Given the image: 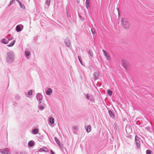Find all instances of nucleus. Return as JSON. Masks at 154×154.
Listing matches in <instances>:
<instances>
[{
	"mask_svg": "<svg viewBox=\"0 0 154 154\" xmlns=\"http://www.w3.org/2000/svg\"><path fill=\"white\" fill-rule=\"evenodd\" d=\"M3 154H10V153L9 152L7 151L6 150H4V151L2 152Z\"/></svg>",
	"mask_w": 154,
	"mask_h": 154,
	"instance_id": "17",
	"label": "nucleus"
},
{
	"mask_svg": "<svg viewBox=\"0 0 154 154\" xmlns=\"http://www.w3.org/2000/svg\"><path fill=\"white\" fill-rule=\"evenodd\" d=\"M122 64L124 68L126 70H128L130 67L129 63L126 60H122Z\"/></svg>",
	"mask_w": 154,
	"mask_h": 154,
	"instance_id": "2",
	"label": "nucleus"
},
{
	"mask_svg": "<svg viewBox=\"0 0 154 154\" xmlns=\"http://www.w3.org/2000/svg\"><path fill=\"white\" fill-rule=\"evenodd\" d=\"M30 54V53L28 51H25V54L26 56H29Z\"/></svg>",
	"mask_w": 154,
	"mask_h": 154,
	"instance_id": "19",
	"label": "nucleus"
},
{
	"mask_svg": "<svg viewBox=\"0 0 154 154\" xmlns=\"http://www.w3.org/2000/svg\"><path fill=\"white\" fill-rule=\"evenodd\" d=\"M94 75L95 76L96 78H97L98 76V74L97 73H95Z\"/></svg>",
	"mask_w": 154,
	"mask_h": 154,
	"instance_id": "26",
	"label": "nucleus"
},
{
	"mask_svg": "<svg viewBox=\"0 0 154 154\" xmlns=\"http://www.w3.org/2000/svg\"><path fill=\"white\" fill-rule=\"evenodd\" d=\"M103 51L106 58L108 60H110L111 58L109 54L106 51L103 50Z\"/></svg>",
	"mask_w": 154,
	"mask_h": 154,
	"instance_id": "3",
	"label": "nucleus"
},
{
	"mask_svg": "<svg viewBox=\"0 0 154 154\" xmlns=\"http://www.w3.org/2000/svg\"><path fill=\"white\" fill-rule=\"evenodd\" d=\"M15 40H14L12 43H10L9 45H8L7 46H8L12 47L14 45V44L15 43Z\"/></svg>",
	"mask_w": 154,
	"mask_h": 154,
	"instance_id": "14",
	"label": "nucleus"
},
{
	"mask_svg": "<svg viewBox=\"0 0 154 154\" xmlns=\"http://www.w3.org/2000/svg\"><path fill=\"white\" fill-rule=\"evenodd\" d=\"M32 94V90H30L28 92V94L29 95H31Z\"/></svg>",
	"mask_w": 154,
	"mask_h": 154,
	"instance_id": "24",
	"label": "nucleus"
},
{
	"mask_svg": "<svg viewBox=\"0 0 154 154\" xmlns=\"http://www.w3.org/2000/svg\"><path fill=\"white\" fill-rule=\"evenodd\" d=\"M87 98H88V99H89V97L88 96H87Z\"/></svg>",
	"mask_w": 154,
	"mask_h": 154,
	"instance_id": "33",
	"label": "nucleus"
},
{
	"mask_svg": "<svg viewBox=\"0 0 154 154\" xmlns=\"http://www.w3.org/2000/svg\"><path fill=\"white\" fill-rule=\"evenodd\" d=\"M50 122L51 124H53L54 123V120L53 118H50L49 119Z\"/></svg>",
	"mask_w": 154,
	"mask_h": 154,
	"instance_id": "12",
	"label": "nucleus"
},
{
	"mask_svg": "<svg viewBox=\"0 0 154 154\" xmlns=\"http://www.w3.org/2000/svg\"><path fill=\"white\" fill-rule=\"evenodd\" d=\"M77 2L78 3H79V0H77Z\"/></svg>",
	"mask_w": 154,
	"mask_h": 154,
	"instance_id": "31",
	"label": "nucleus"
},
{
	"mask_svg": "<svg viewBox=\"0 0 154 154\" xmlns=\"http://www.w3.org/2000/svg\"><path fill=\"white\" fill-rule=\"evenodd\" d=\"M77 126H75L74 127V128L75 129H77Z\"/></svg>",
	"mask_w": 154,
	"mask_h": 154,
	"instance_id": "28",
	"label": "nucleus"
},
{
	"mask_svg": "<svg viewBox=\"0 0 154 154\" xmlns=\"http://www.w3.org/2000/svg\"><path fill=\"white\" fill-rule=\"evenodd\" d=\"M90 1L89 0H86V7L88 8L90 7L89 5Z\"/></svg>",
	"mask_w": 154,
	"mask_h": 154,
	"instance_id": "9",
	"label": "nucleus"
},
{
	"mask_svg": "<svg viewBox=\"0 0 154 154\" xmlns=\"http://www.w3.org/2000/svg\"><path fill=\"white\" fill-rule=\"evenodd\" d=\"M38 132V130L37 129H34L32 130V133L33 134H36Z\"/></svg>",
	"mask_w": 154,
	"mask_h": 154,
	"instance_id": "13",
	"label": "nucleus"
},
{
	"mask_svg": "<svg viewBox=\"0 0 154 154\" xmlns=\"http://www.w3.org/2000/svg\"><path fill=\"white\" fill-rule=\"evenodd\" d=\"M16 29L17 32H19L21 31L20 27L19 26H17L16 27Z\"/></svg>",
	"mask_w": 154,
	"mask_h": 154,
	"instance_id": "16",
	"label": "nucleus"
},
{
	"mask_svg": "<svg viewBox=\"0 0 154 154\" xmlns=\"http://www.w3.org/2000/svg\"><path fill=\"white\" fill-rule=\"evenodd\" d=\"M50 0H47L46 2V5L48 6L49 5L50 3Z\"/></svg>",
	"mask_w": 154,
	"mask_h": 154,
	"instance_id": "21",
	"label": "nucleus"
},
{
	"mask_svg": "<svg viewBox=\"0 0 154 154\" xmlns=\"http://www.w3.org/2000/svg\"><path fill=\"white\" fill-rule=\"evenodd\" d=\"M91 31L92 33L93 34H95L96 33V32L93 29H91Z\"/></svg>",
	"mask_w": 154,
	"mask_h": 154,
	"instance_id": "25",
	"label": "nucleus"
},
{
	"mask_svg": "<svg viewBox=\"0 0 154 154\" xmlns=\"http://www.w3.org/2000/svg\"><path fill=\"white\" fill-rule=\"evenodd\" d=\"M151 151L149 150H148L146 151V154H151Z\"/></svg>",
	"mask_w": 154,
	"mask_h": 154,
	"instance_id": "22",
	"label": "nucleus"
},
{
	"mask_svg": "<svg viewBox=\"0 0 154 154\" xmlns=\"http://www.w3.org/2000/svg\"><path fill=\"white\" fill-rule=\"evenodd\" d=\"M39 151L40 152H48V149L46 148H43L40 149H39Z\"/></svg>",
	"mask_w": 154,
	"mask_h": 154,
	"instance_id": "7",
	"label": "nucleus"
},
{
	"mask_svg": "<svg viewBox=\"0 0 154 154\" xmlns=\"http://www.w3.org/2000/svg\"><path fill=\"white\" fill-rule=\"evenodd\" d=\"M85 128L86 129V131L87 132H89L91 131V127L90 125H88L85 127Z\"/></svg>",
	"mask_w": 154,
	"mask_h": 154,
	"instance_id": "6",
	"label": "nucleus"
},
{
	"mask_svg": "<svg viewBox=\"0 0 154 154\" xmlns=\"http://www.w3.org/2000/svg\"><path fill=\"white\" fill-rule=\"evenodd\" d=\"M41 108L42 109H44V107L43 106H42L41 107Z\"/></svg>",
	"mask_w": 154,
	"mask_h": 154,
	"instance_id": "30",
	"label": "nucleus"
},
{
	"mask_svg": "<svg viewBox=\"0 0 154 154\" xmlns=\"http://www.w3.org/2000/svg\"><path fill=\"white\" fill-rule=\"evenodd\" d=\"M2 42L5 44H7L8 42H7V40L5 39H3L2 40Z\"/></svg>",
	"mask_w": 154,
	"mask_h": 154,
	"instance_id": "18",
	"label": "nucleus"
},
{
	"mask_svg": "<svg viewBox=\"0 0 154 154\" xmlns=\"http://www.w3.org/2000/svg\"><path fill=\"white\" fill-rule=\"evenodd\" d=\"M15 40H14L12 43H10L9 45H8L7 46H8L12 47L14 45V44L15 43Z\"/></svg>",
	"mask_w": 154,
	"mask_h": 154,
	"instance_id": "15",
	"label": "nucleus"
},
{
	"mask_svg": "<svg viewBox=\"0 0 154 154\" xmlns=\"http://www.w3.org/2000/svg\"><path fill=\"white\" fill-rule=\"evenodd\" d=\"M52 92V90L50 88H49L46 91V93L48 95H50L51 94Z\"/></svg>",
	"mask_w": 154,
	"mask_h": 154,
	"instance_id": "5",
	"label": "nucleus"
},
{
	"mask_svg": "<svg viewBox=\"0 0 154 154\" xmlns=\"http://www.w3.org/2000/svg\"><path fill=\"white\" fill-rule=\"evenodd\" d=\"M51 152L52 154H54V153L52 150H51Z\"/></svg>",
	"mask_w": 154,
	"mask_h": 154,
	"instance_id": "29",
	"label": "nucleus"
},
{
	"mask_svg": "<svg viewBox=\"0 0 154 154\" xmlns=\"http://www.w3.org/2000/svg\"><path fill=\"white\" fill-rule=\"evenodd\" d=\"M89 52L90 56L91 57H93V53H91L90 51H89Z\"/></svg>",
	"mask_w": 154,
	"mask_h": 154,
	"instance_id": "27",
	"label": "nucleus"
},
{
	"mask_svg": "<svg viewBox=\"0 0 154 154\" xmlns=\"http://www.w3.org/2000/svg\"><path fill=\"white\" fill-rule=\"evenodd\" d=\"M121 23L122 26L126 29H128L129 28V24L127 20L124 18L121 19Z\"/></svg>",
	"mask_w": 154,
	"mask_h": 154,
	"instance_id": "1",
	"label": "nucleus"
},
{
	"mask_svg": "<svg viewBox=\"0 0 154 154\" xmlns=\"http://www.w3.org/2000/svg\"><path fill=\"white\" fill-rule=\"evenodd\" d=\"M78 58H79V60L80 61V62L81 63V60H80V59L79 57H78Z\"/></svg>",
	"mask_w": 154,
	"mask_h": 154,
	"instance_id": "32",
	"label": "nucleus"
},
{
	"mask_svg": "<svg viewBox=\"0 0 154 154\" xmlns=\"http://www.w3.org/2000/svg\"><path fill=\"white\" fill-rule=\"evenodd\" d=\"M109 113L110 116L112 118H114L115 117V115L114 113L111 111H109Z\"/></svg>",
	"mask_w": 154,
	"mask_h": 154,
	"instance_id": "8",
	"label": "nucleus"
},
{
	"mask_svg": "<svg viewBox=\"0 0 154 154\" xmlns=\"http://www.w3.org/2000/svg\"><path fill=\"white\" fill-rule=\"evenodd\" d=\"M135 141L137 144V146L138 148H139L140 147V141L138 138L137 136H136L135 138Z\"/></svg>",
	"mask_w": 154,
	"mask_h": 154,
	"instance_id": "4",
	"label": "nucleus"
},
{
	"mask_svg": "<svg viewBox=\"0 0 154 154\" xmlns=\"http://www.w3.org/2000/svg\"><path fill=\"white\" fill-rule=\"evenodd\" d=\"M117 13L118 14V17H119V16H120V14H119V8H117Z\"/></svg>",
	"mask_w": 154,
	"mask_h": 154,
	"instance_id": "23",
	"label": "nucleus"
},
{
	"mask_svg": "<svg viewBox=\"0 0 154 154\" xmlns=\"http://www.w3.org/2000/svg\"><path fill=\"white\" fill-rule=\"evenodd\" d=\"M34 143L33 142L31 141H29L28 143V145L30 147L33 146L34 145Z\"/></svg>",
	"mask_w": 154,
	"mask_h": 154,
	"instance_id": "10",
	"label": "nucleus"
},
{
	"mask_svg": "<svg viewBox=\"0 0 154 154\" xmlns=\"http://www.w3.org/2000/svg\"><path fill=\"white\" fill-rule=\"evenodd\" d=\"M55 140L56 143H57L58 144V145L59 146H60V141L58 140V139L56 137H55Z\"/></svg>",
	"mask_w": 154,
	"mask_h": 154,
	"instance_id": "11",
	"label": "nucleus"
},
{
	"mask_svg": "<svg viewBox=\"0 0 154 154\" xmlns=\"http://www.w3.org/2000/svg\"><path fill=\"white\" fill-rule=\"evenodd\" d=\"M107 93L109 95L111 96L112 94V91L111 90H108Z\"/></svg>",
	"mask_w": 154,
	"mask_h": 154,
	"instance_id": "20",
	"label": "nucleus"
}]
</instances>
